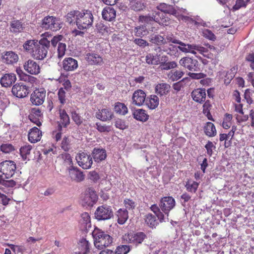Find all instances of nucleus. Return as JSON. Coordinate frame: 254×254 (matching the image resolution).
<instances>
[{
  "instance_id": "c756f323",
  "label": "nucleus",
  "mask_w": 254,
  "mask_h": 254,
  "mask_svg": "<svg viewBox=\"0 0 254 254\" xmlns=\"http://www.w3.org/2000/svg\"><path fill=\"white\" fill-rule=\"evenodd\" d=\"M170 90L171 86L167 83H158L155 88V93L160 97L167 95Z\"/></svg>"
},
{
  "instance_id": "f3484780",
  "label": "nucleus",
  "mask_w": 254,
  "mask_h": 254,
  "mask_svg": "<svg viewBox=\"0 0 254 254\" xmlns=\"http://www.w3.org/2000/svg\"><path fill=\"white\" fill-rule=\"evenodd\" d=\"M78 67L77 61L73 58H66L62 62V67L65 71H74Z\"/></svg>"
},
{
  "instance_id": "9d476101",
  "label": "nucleus",
  "mask_w": 254,
  "mask_h": 254,
  "mask_svg": "<svg viewBox=\"0 0 254 254\" xmlns=\"http://www.w3.org/2000/svg\"><path fill=\"white\" fill-rule=\"evenodd\" d=\"M113 215L111 207L106 205L98 207L95 212V216L98 220H107Z\"/></svg>"
},
{
  "instance_id": "3c124183",
  "label": "nucleus",
  "mask_w": 254,
  "mask_h": 254,
  "mask_svg": "<svg viewBox=\"0 0 254 254\" xmlns=\"http://www.w3.org/2000/svg\"><path fill=\"white\" fill-rule=\"evenodd\" d=\"M232 115L231 114L226 113L224 116L222 122L223 127L225 129L229 128L232 125Z\"/></svg>"
},
{
  "instance_id": "774afa93",
  "label": "nucleus",
  "mask_w": 254,
  "mask_h": 254,
  "mask_svg": "<svg viewBox=\"0 0 254 254\" xmlns=\"http://www.w3.org/2000/svg\"><path fill=\"white\" fill-rule=\"evenodd\" d=\"M88 177V179L94 183H97L100 178L99 175L95 171L89 172Z\"/></svg>"
},
{
  "instance_id": "39448f33",
  "label": "nucleus",
  "mask_w": 254,
  "mask_h": 254,
  "mask_svg": "<svg viewBox=\"0 0 254 254\" xmlns=\"http://www.w3.org/2000/svg\"><path fill=\"white\" fill-rule=\"evenodd\" d=\"M139 20L142 22L148 23L151 21H155L160 25H167L169 24V18L165 17L162 13L159 11H154L152 16L140 15Z\"/></svg>"
},
{
  "instance_id": "052dcab7",
  "label": "nucleus",
  "mask_w": 254,
  "mask_h": 254,
  "mask_svg": "<svg viewBox=\"0 0 254 254\" xmlns=\"http://www.w3.org/2000/svg\"><path fill=\"white\" fill-rule=\"evenodd\" d=\"M129 250L130 249L128 246L122 245L117 247L114 254H127Z\"/></svg>"
},
{
  "instance_id": "412c9836",
  "label": "nucleus",
  "mask_w": 254,
  "mask_h": 254,
  "mask_svg": "<svg viewBox=\"0 0 254 254\" xmlns=\"http://www.w3.org/2000/svg\"><path fill=\"white\" fill-rule=\"evenodd\" d=\"M192 99L196 102L202 104L206 100V94L205 89L197 88L192 91L191 94Z\"/></svg>"
},
{
  "instance_id": "6ab92c4d",
  "label": "nucleus",
  "mask_w": 254,
  "mask_h": 254,
  "mask_svg": "<svg viewBox=\"0 0 254 254\" xmlns=\"http://www.w3.org/2000/svg\"><path fill=\"white\" fill-rule=\"evenodd\" d=\"M146 100V94L142 90L135 91L132 96V104L137 106H141Z\"/></svg>"
},
{
  "instance_id": "ea45409f",
  "label": "nucleus",
  "mask_w": 254,
  "mask_h": 254,
  "mask_svg": "<svg viewBox=\"0 0 254 254\" xmlns=\"http://www.w3.org/2000/svg\"><path fill=\"white\" fill-rule=\"evenodd\" d=\"M114 110L117 114L121 115H125L128 112V109L126 105L119 102L115 104Z\"/></svg>"
},
{
  "instance_id": "a878e982",
  "label": "nucleus",
  "mask_w": 254,
  "mask_h": 254,
  "mask_svg": "<svg viewBox=\"0 0 254 254\" xmlns=\"http://www.w3.org/2000/svg\"><path fill=\"white\" fill-rule=\"evenodd\" d=\"M42 137V131L37 127L30 129L28 134V140L32 143L38 142Z\"/></svg>"
},
{
  "instance_id": "b1692460",
  "label": "nucleus",
  "mask_w": 254,
  "mask_h": 254,
  "mask_svg": "<svg viewBox=\"0 0 254 254\" xmlns=\"http://www.w3.org/2000/svg\"><path fill=\"white\" fill-rule=\"evenodd\" d=\"M92 156L96 162H101L107 157L106 151L103 148H94L92 152Z\"/></svg>"
},
{
  "instance_id": "c03bdc74",
  "label": "nucleus",
  "mask_w": 254,
  "mask_h": 254,
  "mask_svg": "<svg viewBox=\"0 0 254 254\" xmlns=\"http://www.w3.org/2000/svg\"><path fill=\"white\" fill-rule=\"evenodd\" d=\"M32 149V146L28 144L21 147L20 148V154L23 160H26L29 157Z\"/></svg>"
},
{
  "instance_id": "0eeeda50",
  "label": "nucleus",
  "mask_w": 254,
  "mask_h": 254,
  "mask_svg": "<svg viewBox=\"0 0 254 254\" xmlns=\"http://www.w3.org/2000/svg\"><path fill=\"white\" fill-rule=\"evenodd\" d=\"M76 160L78 165L83 169L90 168L93 163L91 155L84 152H79L77 154Z\"/></svg>"
},
{
  "instance_id": "4c0bfd02",
  "label": "nucleus",
  "mask_w": 254,
  "mask_h": 254,
  "mask_svg": "<svg viewBox=\"0 0 254 254\" xmlns=\"http://www.w3.org/2000/svg\"><path fill=\"white\" fill-rule=\"evenodd\" d=\"M205 134L209 137H213L216 135L217 131L214 125L211 122H207L204 127Z\"/></svg>"
},
{
  "instance_id": "a18cd8bd",
  "label": "nucleus",
  "mask_w": 254,
  "mask_h": 254,
  "mask_svg": "<svg viewBox=\"0 0 254 254\" xmlns=\"http://www.w3.org/2000/svg\"><path fill=\"white\" fill-rule=\"evenodd\" d=\"M145 60L149 64L157 65L160 64L159 56L157 54H148L145 57Z\"/></svg>"
},
{
  "instance_id": "680f3d73",
  "label": "nucleus",
  "mask_w": 254,
  "mask_h": 254,
  "mask_svg": "<svg viewBox=\"0 0 254 254\" xmlns=\"http://www.w3.org/2000/svg\"><path fill=\"white\" fill-rule=\"evenodd\" d=\"M248 2L246 0H236L235 4L233 6V10L236 11L242 7H246Z\"/></svg>"
},
{
  "instance_id": "8fccbe9b",
  "label": "nucleus",
  "mask_w": 254,
  "mask_h": 254,
  "mask_svg": "<svg viewBox=\"0 0 254 254\" xmlns=\"http://www.w3.org/2000/svg\"><path fill=\"white\" fill-rule=\"evenodd\" d=\"M80 222L83 226L84 228H86L88 225L89 226L90 225L91 219L88 213L84 212L81 214Z\"/></svg>"
},
{
  "instance_id": "5fc2aeb1",
  "label": "nucleus",
  "mask_w": 254,
  "mask_h": 254,
  "mask_svg": "<svg viewBox=\"0 0 254 254\" xmlns=\"http://www.w3.org/2000/svg\"><path fill=\"white\" fill-rule=\"evenodd\" d=\"M58 97L62 105H64L66 103V92L64 88H60L59 89Z\"/></svg>"
},
{
  "instance_id": "49530a36",
  "label": "nucleus",
  "mask_w": 254,
  "mask_h": 254,
  "mask_svg": "<svg viewBox=\"0 0 254 254\" xmlns=\"http://www.w3.org/2000/svg\"><path fill=\"white\" fill-rule=\"evenodd\" d=\"M71 119L77 126H80L83 123V119L78 113L74 109L71 110L69 112Z\"/></svg>"
},
{
  "instance_id": "bb28decb",
  "label": "nucleus",
  "mask_w": 254,
  "mask_h": 254,
  "mask_svg": "<svg viewBox=\"0 0 254 254\" xmlns=\"http://www.w3.org/2000/svg\"><path fill=\"white\" fill-rule=\"evenodd\" d=\"M95 30L102 35H108L113 32L114 28L101 21L96 23Z\"/></svg>"
},
{
  "instance_id": "a19ab883",
  "label": "nucleus",
  "mask_w": 254,
  "mask_h": 254,
  "mask_svg": "<svg viewBox=\"0 0 254 254\" xmlns=\"http://www.w3.org/2000/svg\"><path fill=\"white\" fill-rule=\"evenodd\" d=\"M90 243L86 239H81L78 243V248L80 253L86 254L89 251Z\"/></svg>"
},
{
  "instance_id": "f704fd0d",
  "label": "nucleus",
  "mask_w": 254,
  "mask_h": 254,
  "mask_svg": "<svg viewBox=\"0 0 254 254\" xmlns=\"http://www.w3.org/2000/svg\"><path fill=\"white\" fill-rule=\"evenodd\" d=\"M159 98L155 95H151L146 98L145 105L151 110L155 109L159 105Z\"/></svg>"
},
{
  "instance_id": "09e8293b",
  "label": "nucleus",
  "mask_w": 254,
  "mask_h": 254,
  "mask_svg": "<svg viewBox=\"0 0 254 254\" xmlns=\"http://www.w3.org/2000/svg\"><path fill=\"white\" fill-rule=\"evenodd\" d=\"M61 157L63 160V164L67 167H70L73 166V162L71 155L67 153H64L62 154Z\"/></svg>"
},
{
  "instance_id": "72a5a7b5",
  "label": "nucleus",
  "mask_w": 254,
  "mask_h": 254,
  "mask_svg": "<svg viewBox=\"0 0 254 254\" xmlns=\"http://www.w3.org/2000/svg\"><path fill=\"white\" fill-rule=\"evenodd\" d=\"M243 107V105L241 102L235 104V111L239 114L236 116V119L239 123L246 122L249 118L248 115H244Z\"/></svg>"
},
{
  "instance_id": "e2e57ef3",
  "label": "nucleus",
  "mask_w": 254,
  "mask_h": 254,
  "mask_svg": "<svg viewBox=\"0 0 254 254\" xmlns=\"http://www.w3.org/2000/svg\"><path fill=\"white\" fill-rule=\"evenodd\" d=\"M115 126L120 129H125L127 128L128 126L126 125L124 120L121 119H117L115 122Z\"/></svg>"
},
{
  "instance_id": "7c9ffc66",
  "label": "nucleus",
  "mask_w": 254,
  "mask_h": 254,
  "mask_svg": "<svg viewBox=\"0 0 254 254\" xmlns=\"http://www.w3.org/2000/svg\"><path fill=\"white\" fill-rule=\"evenodd\" d=\"M42 116V113L40 109L33 108L29 115V119L32 122L36 124L37 126L40 127L41 125L40 119Z\"/></svg>"
},
{
  "instance_id": "1a4fd4ad",
  "label": "nucleus",
  "mask_w": 254,
  "mask_h": 254,
  "mask_svg": "<svg viewBox=\"0 0 254 254\" xmlns=\"http://www.w3.org/2000/svg\"><path fill=\"white\" fill-rule=\"evenodd\" d=\"M175 205V200L172 196H164L161 198L159 203L162 211L167 216L170 211L174 208Z\"/></svg>"
},
{
  "instance_id": "ddd939ff",
  "label": "nucleus",
  "mask_w": 254,
  "mask_h": 254,
  "mask_svg": "<svg viewBox=\"0 0 254 254\" xmlns=\"http://www.w3.org/2000/svg\"><path fill=\"white\" fill-rule=\"evenodd\" d=\"M46 97V91L44 89H38L31 94L30 101L33 105L39 106L42 105Z\"/></svg>"
},
{
  "instance_id": "6e6552de",
  "label": "nucleus",
  "mask_w": 254,
  "mask_h": 254,
  "mask_svg": "<svg viewBox=\"0 0 254 254\" xmlns=\"http://www.w3.org/2000/svg\"><path fill=\"white\" fill-rule=\"evenodd\" d=\"M98 198L96 191L92 188H89L82 199V205L85 206H92L97 202Z\"/></svg>"
},
{
  "instance_id": "de8ad7c7",
  "label": "nucleus",
  "mask_w": 254,
  "mask_h": 254,
  "mask_svg": "<svg viewBox=\"0 0 254 254\" xmlns=\"http://www.w3.org/2000/svg\"><path fill=\"white\" fill-rule=\"evenodd\" d=\"M184 74L181 70H171L168 74V78L172 81H177L180 79Z\"/></svg>"
},
{
  "instance_id": "69168bd1",
  "label": "nucleus",
  "mask_w": 254,
  "mask_h": 254,
  "mask_svg": "<svg viewBox=\"0 0 254 254\" xmlns=\"http://www.w3.org/2000/svg\"><path fill=\"white\" fill-rule=\"evenodd\" d=\"M200 46L195 44H187L188 52L193 55L196 54L197 52L198 53V52L199 49H200Z\"/></svg>"
},
{
  "instance_id": "aec40b11",
  "label": "nucleus",
  "mask_w": 254,
  "mask_h": 254,
  "mask_svg": "<svg viewBox=\"0 0 254 254\" xmlns=\"http://www.w3.org/2000/svg\"><path fill=\"white\" fill-rule=\"evenodd\" d=\"M16 80V76L14 73H5L0 78V83L2 87H9Z\"/></svg>"
},
{
  "instance_id": "f8f14e48",
  "label": "nucleus",
  "mask_w": 254,
  "mask_h": 254,
  "mask_svg": "<svg viewBox=\"0 0 254 254\" xmlns=\"http://www.w3.org/2000/svg\"><path fill=\"white\" fill-rule=\"evenodd\" d=\"M11 92L16 97L22 98L28 95L29 88L23 83H18L13 86Z\"/></svg>"
},
{
  "instance_id": "7ed1b4c3",
  "label": "nucleus",
  "mask_w": 254,
  "mask_h": 254,
  "mask_svg": "<svg viewBox=\"0 0 254 254\" xmlns=\"http://www.w3.org/2000/svg\"><path fill=\"white\" fill-rule=\"evenodd\" d=\"M92 234L94 245L99 250L110 246L113 242L112 237L100 229H95Z\"/></svg>"
},
{
  "instance_id": "58836bf2",
  "label": "nucleus",
  "mask_w": 254,
  "mask_h": 254,
  "mask_svg": "<svg viewBox=\"0 0 254 254\" xmlns=\"http://www.w3.org/2000/svg\"><path fill=\"white\" fill-rule=\"evenodd\" d=\"M149 42L152 44L162 46L166 44L165 38L160 35H151L149 38Z\"/></svg>"
},
{
  "instance_id": "e433bc0d",
  "label": "nucleus",
  "mask_w": 254,
  "mask_h": 254,
  "mask_svg": "<svg viewBox=\"0 0 254 254\" xmlns=\"http://www.w3.org/2000/svg\"><path fill=\"white\" fill-rule=\"evenodd\" d=\"M144 221L146 224L151 228H155L158 224L156 216L151 213H148L144 216Z\"/></svg>"
},
{
  "instance_id": "5701e85b",
  "label": "nucleus",
  "mask_w": 254,
  "mask_h": 254,
  "mask_svg": "<svg viewBox=\"0 0 254 254\" xmlns=\"http://www.w3.org/2000/svg\"><path fill=\"white\" fill-rule=\"evenodd\" d=\"M2 62L7 64H13L16 63L19 59L17 54L13 51H7L2 56Z\"/></svg>"
},
{
  "instance_id": "864d4df0",
  "label": "nucleus",
  "mask_w": 254,
  "mask_h": 254,
  "mask_svg": "<svg viewBox=\"0 0 254 254\" xmlns=\"http://www.w3.org/2000/svg\"><path fill=\"white\" fill-rule=\"evenodd\" d=\"M237 68L235 67H232L230 69V72L223 71V73L226 74V75H229L227 79H224V83L226 84L230 83V81L233 79L235 76V73L237 72Z\"/></svg>"
},
{
  "instance_id": "f03ea898",
  "label": "nucleus",
  "mask_w": 254,
  "mask_h": 254,
  "mask_svg": "<svg viewBox=\"0 0 254 254\" xmlns=\"http://www.w3.org/2000/svg\"><path fill=\"white\" fill-rule=\"evenodd\" d=\"M16 169L15 162L5 160L0 163V185L6 188H12L16 183L13 179H9L14 176Z\"/></svg>"
},
{
  "instance_id": "2f4dec72",
  "label": "nucleus",
  "mask_w": 254,
  "mask_h": 254,
  "mask_svg": "<svg viewBox=\"0 0 254 254\" xmlns=\"http://www.w3.org/2000/svg\"><path fill=\"white\" fill-rule=\"evenodd\" d=\"M24 28L22 21L13 18L10 22V31L13 33L21 32Z\"/></svg>"
},
{
  "instance_id": "473e14b6",
  "label": "nucleus",
  "mask_w": 254,
  "mask_h": 254,
  "mask_svg": "<svg viewBox=\"0 0 254 254\" xmlns=\"http://www.w3.org/2000/svg\"><path fill=\"white\" fill-rule=\"evenodd\" d=\"M102 15L104 19L111 21L115 19L116 11L113 7L106 6L103 9Z\"/></svg>"
},
{
  "instance_id": "6e6d98bb",
  "label": "nucleus",
  "mask_w": 254,
  "mask_h": 254,
  "mask_svg": "<svg viewBox=\"0 0 254 254\" xmlns=\"http://www.w3.org/2000/svg\"><path fill=\"white\" fill-rule=\"evenodd\" d=\"M14 149V147L10 143H3L0 145V150L4 153H9Z\"/></svg>"
},
{
  "instance_id": "79ce46f5",
  "label": "nucleus",
  "mask_w": 254,
  "mask_h": 254,
  "mask_svg": "<svg viewBox=\"0 0 254 254\" xmlns=\"http://www.w3.org/2000/svg\"><path fill=\"white\" fill-rule=\"evenodd\" d=\"M118 222L124 224L128 218V212L126 209H120L117 211Z\"/></svg>"
},
{
  "instance_id": "9b49d317",
  "label": "nucleus",
  "mask_w": 254,
  "mask_h": 254,
  "mask_svg": "<svg viewBox=\"0 0 254 254\" xmlns=\"http://www.w3.org/2000/svg\"><path fill=\"white\" fill-rule=\"evenodd\" d=\"M179 63L181 65L190 71H198L200 70L199 63L197 60L186 57L182 58Z\"/></svg>"
},
{
  "instance_id": "a211bd4d",
  "label": "nucleus",
  "mask_w": 254,
  "mask_h": 254,
  "mask_svg": "<svg viewBox=\"0 0 254 254\" xmlns=\"http://www.w3.org/2000/svg\"><path fill=\"white\" fill-rule=\"evenodd\" d=\"M85 59L90 65H101L103 64L102 57L95 53H88L86 54Z\"/></svg>"
},
{
  "instance_id": "603ef678",
  "label": "nucleus",
  "mask_w": 254,
  "mask_h": 254,
  "mask_svg": "<svg viewBox=\"0 0 254 254\" xmlns=\"http://www.w3.org/2000/svg\"><path fill=\"white\" fill-rule=\"evenodd\" d=\"M147 33L145 26L141 25L135 27V36L138 37H142Z\"/></svg>"
},
{
  "instance_id": "13d9d810",
  "label": "nucleus",
  "mask_w": 254,
  "mask_h": 254,
  "mask_svg": "<svg viewBox=\"0 0 254 254\" xmlns=\"http://www.w3.org/2000/svg\"><path fill=\"white\" fill-rule=\"evenodd\" d=\"M96 129L100 132H109L111 130V127L103 125L100 123L96 124Z\"/></svg>"
},
{
  "instance_id": "4468645a",
  "label": "nucleus",
  "mask_w": 254,
  "mask_h": 254,
  "mask_svg": "<svg viewBox=\"0 0 254 254\" xmlns=\"http://www.w3.org/2000/svg\"><path fill=\"white\" fill-rule=\"evenodd\" d=\"M207 48L200 46L198 53L203 55L204 57L210 59H214L218 55V51L214 46L206 45Z\"/></svg>"
},
{
  "instance_id": "bf43d9fd",
  "label": "nucleus",
  "mask_w": 254,
  "mask_h": 254,
  "mask_svg": "<svg viewBox=\"0 0 254 254\" xmlns=\"http://www.w3.org/2000/svg\"><path fill=\"white\" fill-rule=\"evenodd\" d=\"M61 148L65 151H68L70 148V141L68 137L64 136L61 143Z\"/></svg>"
},
{
  "instance_id": "338daca9",
  "label": "nucleus",
  "mask_w": 254,
  "mask_h": 254,
  "mask_svg": "<svg viewBox=\"0 0 254 254\" xmlns=\"http://www.w3.org/2000/svg\"><path fill=\"white\" fill-rule=\"evenodd\" d=\"M124 204L126 208L128 210L134 209L136 206L135 202L133 200L128 198L124 199Z\"/></svg>"
},
{
  "instance_id": "f257e3e1",
  "label": "nucleus",
  "mask_w": 254,
  "mask_h": 254,
  "mask_svg": "<svg viewBox=\"0 0 254 254\" xmlns=\"http://www.w3.org/2000/svg\"><path fill=\"white\" fill-rule=\"evenodd\" d=\"M48 33L43 34L47 37ZM50 41L47 37H43L39 41L35 40L27 41L23 45L25 50L36 60H43L47 56L50 47Z\"/></svg>"
},
{
  "instance_id": "c85d7f7f",
  "label": "nucleus",
  "mask_w": 254,
  "mask_h": 254,
  "mask_svg": "<svg viewBox=\"0 0 254 254\" xmlns=\"http://www.w3.org/2000/svg\"><path fill=\"white\" fill-rule=\"evenodd\" d=\"M157 9L160 10L164 15L166 16V14L168 13L173 15H176L177 11L175 7L170 4H166L165 3H161L156 7Z\"/></svg>"
},
{
  "instance_id": "393cba45",
  "label": "nucleus",
  "mask_w": 254,
  "mask_h": 254,
  "mask_svg": "<svg viewBox=\"0 0 254 254\" xmlns=\"http://www.w3.org/2000/svg\"><path fill=\"white\" fill-rule=\"evenodd\" d=\"M114 114L109 108H104L99 110L96 113V117L103 122L111 120Z\"/></svg>"
},
{
  "instance_id": "20e7f679",
  "label": "nucleus",
  "mask_w": 254,
  "mask_h": 254,
  "mask_svg": "<svg viewBox=\"0 0 254 254\" xmlns=\"http://www.w3.org/2000/svg\"><path fill=\"white\" fill-rule=\"evenodd\" d=\"M93 15L91 11L83 10L77 12L75 22L77 28L80 30L89 28L93 22Z\"/></svg>"
},
{
  "instance_id": "cd10ccee",
  "label": "nucleus",
  "mask_w": 254,
  "mask_h": 254,
  "mask_svg": "<svg viewBox=\"0 0 254 254\" xmlns=\"http://www.w3.org/2000/svg\"><path fill=\"white\" fill-rule=\"evenodd\" d=\"M60 121L59 128L62 129L63 127H66L70 124V119L68 115L64 109H59Z\"/></svg>"
},
{
  "instance_id": "37998d69",
  "label": "nucleus",
  "mask_w": 254,
  "mask_h": 254,
  "mask_svg": "<svg viewBox=\"0 0 254 254\" xmlns=\"http://www.w3.org/2000/svg\"><path fill=\"white\" fill-rule=\"evenodd\" d=\"M199 185V183L195 181L188 180L186 182L185 188L189 192L195 193Z\"/></svg>"
},
{
  "instance_id": "4d7b16f0",
  "label": "nucleus",
  "mask_w": 254,
  "mask_h": 254,
  "mask_svg": "<svg viewBox=\"0 0 254 254\" xmlns=\"http://www.w3.org/2000/svg\"><path fill=\"white\" fill-rule=\"evenodd\" d=\"M204 147L206 150L207 155L209 157H211L212 155L213 150H214L216 149L215 145L212 142L209 140L207 141Z\"/></svg>"
},
{
  "instance_id": "423d86ee",
  "label": "nucleus",
  "mask_w": 254,
  "mask_h": 254,
  "mask_svg": "<svg viewBox=\"0 0 254 254\" xmlns=\"http://www.w3.org/2000/svg\"><path fill=\"white\" fill-rule=\"evenodd\" d=\"M42 26L46 29H50L53 31H57L62 27L60 19L53 16L45 17L42 20Z\"/></svg>"
},
{
  "instance_id": "4be33fe9",
  "label": "nucleus",
  "mask_w": 254,
  "mask_h": 254,
  "mask_svg": "<svg viewBox=\"0 0 254 254\" xmlns=\"http://www.w3.org/2000/svg\"><path fill=\"white\" fill-rule=\"evenodd\" d=\"M128 243L137 246L143 241L146 238V235L143 232L130 233L127 236Z\"/></svg>"
},
{
  "instance_id": "c9c22d12",
  "label": "nucleus",
  "mask_w": 254,
  "mask_h": 254,
  "mask_svg": "<svg viewBox=\"0 0 254 254\" xmlns=\"http://www.w3.org/2000/svg\"><path fill=\"white\" fill-rule=\"evenodd\" d=\"M133 117L136 120L145 122L149 118V115L146 113L145 110L139 109L135 110L133 113Z\"/></svg>"
},
{
  "instance_id": "dca6fc26",
  "label": "nucleus",
  "mask_w": 254,
  "mask_h": 254,
  "mask_svg": "<svg viewBox=\"0 0 254 254\" xmlns=\"http://www.w3.org/2000/svg\"><path fill=\"white\" fill-rule=\"evenodd\" d=\"M24 69L31 74L37 75L40 72L41 68L38 64L32 60H28L23 65Z\"/></svg>"
},
{
  "instance_id": "2eb2a0df",
  "label": "nucleus",
  "mask_w": 254,
  "mask_h": 254,
  "mask_svg": "<svg viewBox=\"0 0 254 254\" xmlns=\"http://www.w3.org/2000/svg\"><path fill=\"white\" fill-rule=\"evenodd\" d=\"M67 170L68 172L69 177L72 181L80 183L84 180L85 175L83 172L77 167L71 166L68 167Z\"/></svg>"
},
{
  "instance_id": "0e129e2a",
  "label": "nucleus",
  "mask_w": 254,
  "mask_h": 254,
  "mask_svg": "<svg viewBox=\"0 0 254 254\" xmlns=\"http://www.w3.org/2000/svg\"><path fill=\"white\" fill-rule=\"evenodd\" d=\"M66 51V45L64 43H59L58 47V56L59 58L63 57Z\"/></svg>"
}]
</instances>
